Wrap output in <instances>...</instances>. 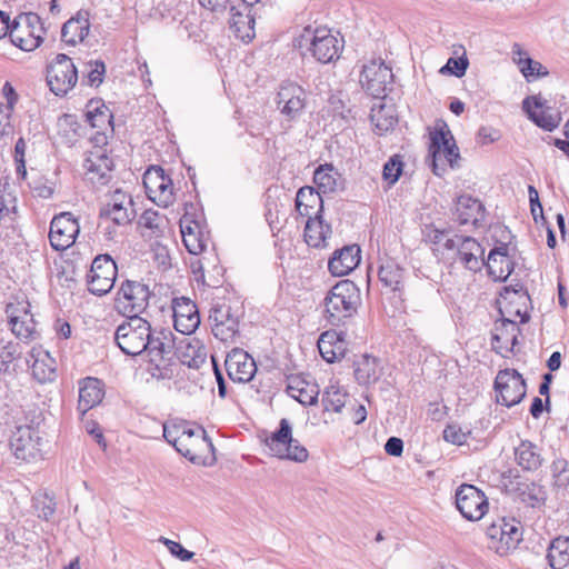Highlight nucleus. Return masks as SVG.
<instances>
[{
  "label": "nucleus",
  "mask_w": 569,
  "mask_h": 569,
  "mask_svg": "<svg viewBox=\"0 0 569 569\" xmlns=\"http://www.w3.org/2000/svg\"><path fill=\"white\" fill-rule=\"evenodd\" d=\"M176 339L169 329H152L144 349L151 368V375L158 379H170L173 376L176 361Z\"/></svg>",
  "instance_id": "f257e3e1"
},
{
  "label": "nucleus",
  "mask_w": 569,
  "mask_h": 569,
  "mask_svg": "<svg viewBox=\"0 0 569 569\" xmlns=\"http://www.w3.org/2000/svg\"><path fill=\"white\" fill-rule=\"evenodd\" d=\"M360 302L359 289L350 280L335 284L325 298L326 319L332 326H339L351 318Z\"/></svg>",
  "instance_id": "f03ea898"
},
{
  "label": "nucleus",
  "mask_w": 569,
  "mask_h": 569,
  "mask_svg": "<svg viewBox=\"0 0 569 569\" xmlns=\"http://www.w3.org/2000/svg\"><path fill=\"white\" fill-rule=\"evenodd\" d=\"M150 332L151 325L149 321L137 315L128 316L116 329L114 341L123 353L138 356L148 347Z\"/></svg>",
  "instance_id": "7ed1b4c3"
},
{
  "label": "nucleus",
  "mask_w": 569,
  "mask_h": 569,
  "mask_svg": "<svg viewBox=\"0 0 569 569\" xmlns=\"http://www.w3.org/2000/svg\"><path fill=\"white\" fill-rule=\"evenodd\" d=\"M264 442L270 453L280 459L305 462L309 457L308 450L292 438V428L286 418L280 420L278 430L266 438Z\"/></svg>",
  "instance_id": "20e7f679"
},
{
  "label": "nucleus",
  "mask_w": 569,
  "mask_h": 569,
  "mask_svg": "<svg viewBox=\"0 0 569 569\" xmlns=\"http://www.w3.org/2000/svg\"><path fill=\"white\" fill-rule=\"evenodd\" d=\"M44 28L39 14L20 13L12 22L9 37L11 42L23 51H33L43 40Z\"/></svg>",
  "instance_id": "39448f33"
},
{
  "label": "nucleus",
  "mask_w": 569,
  "mask_h": 569,
  "mask_svg": "<svg viewBox=\"0 0 569 569\" xmlns=\"http://www.w3.org/2000/svg\"><path fill=\"white\" fill-rule=\"evenodd\" d=\"M520 523L515 519H498L487 527L488 548L500 556L517 548L522 539Z\"/></svg>",
  "instance_id": "423d86ee"
},
{
  "label": "nucleus",
  "mask_w": 569,
  "mask_h": 569,
  "mask_svg": "<svg viewBox=\"0 0 569 569\" xmlns=\"http://www.w3.org/2000/svg\"><path fill=\"white\" fill-rule=\"evenodd\" d=\"M302 40L310 42V51L317 61L330 63L339 59L343 49V39H338L327 28H306Z\"/></svg>",
  "instance_id": "0eeeda50"
},
{
  "label": "nucleus",
  "mask_w": 569,
  "mask_h": 569,
  "mask_svg": "<svg viewBox=\"0 0 569 569\" xmlns=\"http://www.w3.org/2000/svg\"><path fill=\"white\" fill-rule=\"evenodd\" d=\"M44 440L31 426H18L10 437V448L17 459L32 461L42 458Z\"/></svg>",
  "instance_id": "6e6552de"
},
{
  "label": "nucleus",
  "mask_w": 569,
  "mask_h": 569,
  "mask_svg": "<svg viewBox=\"0 0 569 569\" xmlns=\"http://www.w3.org/2000/svg\"><path fill=\"white\" fill-rule=\"evenodd\" d=\"M78 71L71 58L59 53L47 69V83L56 96L67 94L77 83Z\"/></svg>",
  "instance_id": "1a4fd4ad"
},
{
  "label": "nucleus",
  "mask_w": 569,
  "mask_h": 569,
  "mask_svg": "<svg viewBox=\"0 0 569 569\" xmlns=\"http://www.w3.org/2000/svg\"><path fill=\"white\" fill-rule=\"evenodd\" d=\"M6 313L9 319L12 333L24 342H30L38 338L36 320L30 311L28 300H14L7 305Z\"/></svg>",
  "instance_id": "9d476101"
},
{
  "label": "nucleus",
  "mask_w": 569,
  "mask_h": 569,
  "mask_svg": "<svg viewBox=\"0 0 569 569\" xmlns=\"http://www.w3.org/2000/svg\"><path fill=\"white\" fill-rule=\"evenodd\" d=\"M176 450L193 463H206L207 455L213 456L214 446L202 427L188 426Z\"/></svg>",
  "instance_id": "9b49d317"
},
{
  "label": "nucleus",
  "mask_w": 569,
  "mask_h": 569,
  "mask_svg": "<svg viewBox=\"0 0 569 569\" xmlns=\"http://www.w3.org/2000/svg\"><path fill=\"white\" fill-rule=\"evenodd\" d=\"M496 400L508 408L518 405L526 396L527 386L515 369L500 370L495 380Z\"/></svg>",
  "instance_id": "f8f14e48"
},
{
  "label": "nucleus",
  "mask_w": 569,
  "mask_h": 569,
  "mask_svg": "<svg viewBox=\"0 0 569 569\" xmlns=\"http://www.w3.org/2000/svg\"><path fill=\"white\" fill-rule=\"evenodd\" d=\"M117 278V264L109 254L97 256L87 276L88 290L96 296H103L113 288Z\"/></svg>",
  "instance_id": "ddd939ff"
},
{
  "label": "nucleus",
  "mask_w": 569,
  "mask_h": 569,
  "mask_svg": "<svg viewBox=\"0 0 569 569\" xmlns=\"http://www.w3.org/2000/svg\"><path fill=\"white\" fill-rule=\"evenodd\" d=\"M393 73L382 60H372L363 66L360 74L362 88L373 98L383 99L392 84Z\"/></svg>",
  "instance_id": "4468645a"
},
{
  "label": "nucleus",
  "mask_w": 569,
  "mask_h": 569,
  "mask_svg": "<svg viewBox=\"0 0 569 569\" xmlns=\"http://www.w3.org/2000/svg\"><path fill=\"white\" fill-rule=\"evenodd\" d=\"M143 186L150 200L167 208L174 201L172 180L161 167H152L143 174Z\"/></svg>",
  "instance_id": "2eb2a0df"
},
{
  "label": "nucleus",
  "mask_w": 569,
  "mask_h": 569,
  "mask_svg": "<svg viewBox=\"0 0 569 569\" xmlns=\"http://www.w3.org/2000/svg\"><path fill=\"white\" fill-rule=\"evenodd\" d=\"M456 506L463 518L480 520L488 511V501L481 490L473 485H461L456 491Z\"/></svg>",
  "instance_id": "dca6fc26"
},
{
  "label": "nucleus",
  "mask_w": 569,
  "mask_h": 569,
  "mask_svg": "<svg viewBox=\"0 0 569 569\" xmlns=\"http://www.w3.org/2000/svg\"><path fill=\"white\" fill-rule=\"evenodd\" d=\"M80 231L79 223L71 212H61L50 223L49 240L52 248L62 251L70 248Z\"/></svg>",
  "instance_id": "f3484780"
},
{
  "label": "nucleus",
  "mask_w": 569,
  "mask_h": 569,
  "mask_svg": "<svg viewBox=\"0 0 569 569\" xmlns=\"http://www.w3.org/2000/svg\"><path fill=\"white\" fill-rule=\"evenodd\" d=\"M505 488L507 493L513 497V499L531 508L540 507L547 500V491L543 486L520 476L509 478L505 483Z\"/></svg>",
  "instance_id": "a211bd4d"
},
{
  "label": "nucleus",
  "mask_w": 569,
  "mask_h": 569,
  "mask_svg": "<svg viewBox=\"0 0 569 569\" xmlns=\"http://www.w3.org/2000/svg\"><path fill=\"white\" fill-rule=\"evenodd\" d=\"M118 296V303L121 306L123 313L139 316L148 307L150 290L144 283L126 280L122 282Z\"/></svg>",
  "instance_id": "6ab92c4d"
},
{
  "label": "nucleus",
  "mask_w": 569,
  "mask_h": 569,
  "mask_svg": "<svg viewBox=\"0 0 569 569\" xmlns=\"http://www.w3.org/2000/svg\"><path fill=\"white\" fill-rule=\"evenodd\" d=\"M83 168L87 179L96 186H106L111 179L113 161L108 157L107 151L101 148H93L88 152Z\"/></svg>",
  "instance_id": "aec40b11"
},
{
  "label": "nucleus",
  "mask_w": 569,
  "mask_h": 569,
  "mask_svg": "<svg viewBox=\"0 0 569 569\" xmlns=\"http://www.w3.org/2000/svg\"><path fill=\"white\" fill-rule=\"evenodd\" d=\"M209 320L213 336L221 341L231 340L238 333V318L231 312V307L224 302L212 306Z\"/></svg>",
  "instance_id": "412c9836"
},
{
  "label": "nucleus",
  "mask_w": 569,
  "mask_h": 569,
  "mask_svg": "<svg viewBox=\"0 0 569 569\" xmlns=\"http://www.w3.org/2000/svg\"><path fill=\"white\" fill-rule=\"evenodd\" d=\"M226 370L234 382H249L257 372L254 359L244 350L234 348L226 358Z\"/></svg>",
  "instance_id": "4be33fe9"
},
{
  "label": "nucleus",
  "mask_w": 569,
  "mask_h": 569,
  "mask_svg": "<svg viewBox=\"0 0 569 569\" xmlns=\"http://www.w3.org/2000/svg\"><path fill=\"white\" fill-rule=\"evenodd\" d=\"M172 310L173 326L177 331L188 336L196 331L200 325V317L193 301L186 297L176 298Z\"/></svg>",
  "instance_id": "5701e85b"
},
{
  "label": "nucleus",
  "mask_w": 569,
  "mask_h": 569,
  "mask_svg": "<svg viewBox=\"0 0 569 569\" xmlns=\"http://www.w3.org/2000/svg\"><path fill=\"white\" fill-rule=\"evenodd\" d=\"M28 362H31V375L37 382L44 385L56 380V359L52 358L49 351L44 350L42 347H33L31 349Z\"/></svg>",
  "instance_id": "b1692460"
},
{
  "label": "nucleus",
  "mask_w": 569,
  "mask_h": 569,
  "mask_svg": "<svg viewBox=\"0 0 569 569\" xmlns=\"http://www.w3.org/2000/svg\"><path fill=\"white\" fill-rule=\"evenodd\" d=\"M207 357L206 347L196 338H183L176 347V359L192 369L201 368Z\"/></svg>",
  "instance_id": "393cba45"
},
{
  "label": "nucleus",
  "mask_w": 569,
  "mask_h": 569,
  "mask_svg": "<svg viewBox=\"0 0 569 569\" xmlns=\"http://www.w3.org/2000/svg\"><path fill=\"white\" fill-rule=\"evenodd\" d=\"M455 216L460 224L472 223L480 227L485 220V207L480 200L462 194L457 199Z\"/></svg>",
  "instance_id": "a878e982"
},
{
  "label": "nucleus",
  "mask_w": 569,
  "mask_h": 569,
  "mask_svg": "<svg viewBox=\"0 0 569 569\" xmlns=\"http://www.w3.org/2000/svg\"><path fill=\"white\" fill-rule=\"evenodd\" d=\"M360 249L357 246H346L336 250L329 259L328 269L335 277H343L351 272L360 262Z\"/></svg>",
  "instance_id": "bb28decb"
},
{
  "label": "nucleus",
  "mask_w": 569,
  "mask_h": 569,
  "mask_svg": "<svg viewBox=\"0 0 569 569\" xmlns=\"http://www.w3.org/2000/svg\"><path fill=\"white\" fill-rule=\"evenodd\" d=\"M252 7L247 10L241 7L231 6V24L234 36L243 42H250L254 38V17L252 14Z\"/></svg>",
  "instance_id": "cd10ccee"
},
{
  "label": "nucleus",
  "mask_w": 569,
  "mask_h": 569,
  "mask_svg": "<svg viewBox=\"0 0 569 569\" xmlns=\"http://www.w3.org/2000/svg\"><path fill=\"white\" fill-rule=\"evenodd\" d=\"M90 23L88 11H79L76 17L69 19L61 29V40L71 46L84 40L89 34Z\"/></svg>",
  "instance_id": "c85d7f7f"
},
{
  "label": "nucleus",
  "mask_w": 569,
  "mask_h": 569,
  "mask_svg": "<svg viewBox=\"0 0 569 569\" xmlns=\"http://www.w3.org/2000/svg\"><path fill=\"white\" fill-rule=\"evenodd\" d=\"M523 109L529 114V118L540 128L552 131L559 124V116L547 113L543 109L541 97H528L522 102Z\"/></svg>",
  "instance_id": "c756f323"
},
{
  "label": "nucleus",
  "mask_w": 569,
  "mask_h": 569,
  "mask_svg": "<svg viewBox=\"0 0 569 569\" xmlns=\"http://www.w3.org/2000/svg\"><path fill=\"white\" fill-rule=\"evenodd\" d=\"M102 383L97 378H86L79 388L78 411L84 415L103 399Z\"/></svg>",
  "instance_id": "7c9ffc66"
},
{
  "label": "nucleus",
  "mask_w": 569,
  "mask_h": 569,
  "mask_svg": "<svg viewBox=\"0 0 569 569\" xmlns=\"http://www.w3.org/2000/svg\"><path fill=\"white\" fill-rule=\"evenodd\" d=\"M506 244L493 248L488 256L485 266L489 274L496 280L505 281L512 271V262L508 257Z\"/></svg>",
  "instance_id": "2f4dec72"
},
{
  "label": "nucleus",
  "mask_w": 569,
  "mask_h": 569,
  "mask_svg": "<svg viewBox=\"0 0 569 569\" xmlns=\"http://www.w3.org/2000/svg\"><path fill=\"white\" fill-rule=\"evenodd\" d=\"M511 53L513 62L517 64L520 72L528 81L548 74L547 68L542 66L539 61H536L532 58H530L528 52L525 51L520 44L515 43Z\"/></svg>",
  "instance_id": "473e14b6"
},
{
  "label": "nucleus",
  "mask_w": 569,
  "mask_h": 569,
  "mask_svg": "<svg viewBox=\"0 0 569 569\" xmlns=\"http://www.w3.org/2000/svg\"><path fill=\"white\" fill-rule=\"evenodd\" d=\"M100 226L112 222L116 226H127L136 217L133 204H124L118 202H107L100 209Z\"/></svg>",
  "instance_id": "72a5a7b5"
},
{
  "label": "nucleus",
  "mask_w": 569,
  "mask_h": 569,
  "mask_svg": "<svg viewBox=\"0 0 569 569\" xmlns=\"http://www.w3.org/2000/svg\"><path fill=\"white\" fill-rule=\"evenodd\" d=\"M517 463L527 471H535L542 466L543 458L537 445L529 440H521L515 448Z\"/></svg>",
  "instance_id": "f704fd0d"
},
{
  "label": "nucleus",
  "mask_w": 569,
  "mask_h": 569,
  "mask_svg": "<svg viewBox=\"0 0 569 569\" xmlns=\"http://www.w3.org/2000/svg\"><path fill=\"white\" fill-rule=\"evenodd\" d=\"M296 209L300 216L311 218L322 210L321 193L312 187H302L296 194Z\"/></svg>",
  "instance_id": "c9c22d12"
},
{
  "label": "nucleus",
  "mask_w": 569,
  "mask_h": 569,
  "mask_svg": "<svg viewBox=\"0 0 569 569\" xmlns=\"http://www.w3.org/2000/svg\"><path fill=\"white\" fill-rule=\"evenodd\" d=\"M379 280L393 292L401 293L405 289V270L393 260H386L379 267Z\"/></svg>",
  "instance_id": "e433bc0d"
},
{
  "label": "nucleus",
  "mask_w": 569,
  "mask_h": 569,
  "mask_svg": "<svg viewBox=\"0 0 569 569\" xmlns=\"http://www.w3.org/2000/svg\"><path fill=\"white\" fill-rule=\"evenodd\" d=\"M318 349L321 357L332 363L345 355V341L336 331H325L318 339Z\"/></svg>",
  "instance_id": "4c0bfd02"
},
{
  "label": "nucleus",
  "mask_w": 569,
  "mask_h": 569,
  "mask_svg": "<svg viewBox=\"0 0 569 569\" xmlns=\"http://www.w3.org/2000/svg\"><path fill=\"white\" fill-rule=\"evenodd\" d=\"M547 560L551 569H569V538L559 536L551 540Z\"/></svg>",
  "instance_id": "58836bf2"
},
{
  "label": "nucleus",
  "mask_w": 569,
  "mask_h": 569,
  "mask_svg": "<svg viewBox=\"0 0 569 569\" xmlns=\"http://www.w3.org/2000/svg\"><path fill=\"white\" fill-rule=\"evenodd\" d=\"M520 329L516 321L503 319L500 325H497L493 332L495 342L503 340V345H493V349L498 353L509 351L517 343V336Z\"/></svg>",
  "instance_id": "ea45409f"
},
{
  "label": "nucleus",
  "mask_w": 569,
  "mask_h": 569,
  "mask_svg": "<svg viewBox=\"0 0 569 569\" xmlns=\"http://www.w3.org/2000/svg\"><path fill=\"white\" fill-rule=\"evenodd\" d=\"M313 181L320 193H331L342 187L341 176L332 164L320 166L315 170Z\"/></svg>",
  "instance_id": "a19ab883"
},
{
  "label": "nucleus",
  "mask_w": 569,
  "mask_h": 569,
  "mask_svg": "<svg viewBox=\"0 0 569 569\" xmlns=\"http://www.w3.org/2000/svg\"><path fill=\"white\" fill-rule=\"evenodd\" d=\"M430 140L433 172L439 174L437 161L441 159V149L455 147L456 140L445 122L439 128H436L431 133Z\"/></svg>",
  "instance_id": "79ce46f5"
},
{
  "label": "nucleus",
  "mask_w": 569,
  "mask_h": 569,
  "mask_svg": "<svg viewBox=\"0 0 569 569\" xmlns=\"http://www.w3.org/2000/svg\"><path fill=\"white\" fill-rule=\"evenodd\" d=\"M380 376L381 368L377 358L365 355L356 362L355 377L360 385L375 383Z\"/></svg>",
  "instance_id": "37998d69"
},
{
  "label": "nucleus",
  "mask_w": 569,
  "mask_h": 569,
  "mask_svg": "<svg viewBox=\"0 0 569 569\" xmlns=\"http://www.w3.org/2000/svg\"><path fill=\"white\" fill-rule=\"evenodd\" d=\"M288 395L303 406H311L317 402L319 389L317 385H312L301 379H293L287 387Z\"/></svg>",
  "instance_id": "c03bdc74"
},
{
  "label": "nucleus",
  "mask_w": 569,
  "mask_h": 569,
  "mask_svg": "<svg viewBox=\"0 0 569 569\" xmlns=\"http://www.w3.org/2000/svg\"><path fill=\"white\" fill-rule=\"evenodd\" d=\"M331 233V227L320 219L319 216L308 218L305 227V240L309 247L320 248L325 246L326 239Z\"/></svg>",
  "instance_id": "a18cd8bd"
},
{
  "label": "nucleus",
  "mask_w": 569,
  "mask_h": 569,
  "mask_svg": "<svg viewBox=\"0 0 569 569\" xmlns=\"http://www.w3.org/2000/svg\"><path fill=\"white\" fill-rule=\"evenodd\" d=\"M370 119L381 134L392 129L398 122L393 106L382 102L373 104Z\"/></svg>",
  "instance_id": "49530a36"
},
{
  "label": "nucleus",
  "mask_w": 569,
  "mask_h": 569,
  "mask_svg": "<svg viewBox=\"0 0 569 569\" xmlns=\"http://www.w3.org/2000/svg\"><path fill=\"white\" fill-rule=\"evenodd\" d=\"M86 118L92 128L102 130L111 126L113 116L104 103L90 101L87 106Z\"/></svg>",
  "instance_id": "de8ad7c7"
},
{
  "label": "nucleus",
  "mask_w": 569,
  "mask_h": 569,
  "mask_svg": "<svg viewBox=\"0 0 569 569\" xmlns=\"http://www.w3.org/2000/svg\"><path fill=\"white\" fill-rule=\"evenodd\" d=\"M348 395L337 385H330L322 395V406L326 411L340 412L346 406Z\"/></svg>",
  "instance_id": "09e8293b"
},
{
  "label": "nucleus",
  "mask_w": 569,
  "mask_h": 569,
  "mask_svg": "<svg viewBox=\"0 0 569 569\" xmlns=\"http://www.w3.org/2000/svg\"><path fill=\"white\" fill-rule=\"evenodd\" d=\"M20 345L12 341L0 339V372H7L10 365L20 357Z\"/></svg>",
  "instance_id": "8fccbe9b"
},
{
  "label": "nucleus",
  "mask_w": 569,
  "mask_h": 569,
  "mask_svg": "<svg viewBox=\"0 0 569 569\" xmlns=\"http://www.w3.org/2000/svg\"><path fill=\"white\" fill-rule=\"evenodd\" d=\"M445 248L448 250H457L458 256L470 251L482 249V246L471 237L455 236L452 239H447Z\"/></svg>",
  "instance_id": "3c124183"
},
{
  "label": "nucleus",
  "mask_w": 569,
  "mask_h": 569,
  "mask_svg": "<svg viewBox=\"0 0 569 569\" xmlns=\"http://www.w3.org/2000/svg\"><path fill=\"white\" fill-rule=\"evenodd\" d=\"M33 507L38 517L48 521L54 515L56 501L48 493H39L33 497Z\"/></svg>",
  "instance_id": "603ef678"
},
{
  "label": "nucleus",
  "mask_w": 569,
  "mask_h": 569,
  "mask_svg": "<svg viewBox=\"0 0 569 569\" xmlns=\"http://www.w3.org/2000/svg\"><path fill=\"white\" fill-rule=\"evenodd\" d=\"M403 163L400 156L395 154L385 163L382 178L388 186H393L402 173Z\"/></svg>",
  "instance_id": "864d4df0"
},
{
  "label": "nucleus",
  "mask_w": 569,
  "mask_h": 569,
  "mask_svg": "<svg viewBox=\"0 0 569 569\" xmlns=\"http://www.w3.org/2000/svg\"><path fill=\"white\" fill-rule=\"evenodd\" d=\"M555 485L559 488H567L569 486V467L568 461L565 459H557L551 466Z\"/></svg>",
  "instance_id": "5fc2aeb1"
},
{
  "label": "nucleus",
  "mask_w": 569,
  "mask_h": 569,
  "mask_svg": "<svg viewBox=\"0 0 569 569\" xmlns=\"http://www.w3.org/2000/svg\"><path fill=\"white\" fill-rule=\"evenodd\" d=\"M485 249H478L477 251H470L459 257V260L470 271H479L485 266Z\"/></svg>",
  "instance_id": "6e6d98bb"
},
{
  "label": "nucleus",
  "mask_w": 569,
  "mask_h": 569,
  "mask_svg": "<svg viewBox=\"0 0 569 569\" xmlns=\"http://www.w3.org/2000/svg\"><path fill=\"white\" fill-rule=\"evenodd\" d=\"M187 427H188V423H186V422L172 423V425L164 423L163 425V438L177 449L178 441H180L182 438V435L186 433Z\"/></svg>",
  "instance_id": "4d7b16f0"
},
{
  "label": "nucleus",
  "mask_w": 569,
  "mask_h": 569,
  "mask_svg": "<svg viewBox=\"0 0 569 569\" xmlns=\"http://www.w3.org/2000/svg\"><path fill=\"white\" fill-rule=\"evenodd\" d=\"M469 66L466 57L449 58L447 63L440 69L441 73H450L456 77H462Z\"/></svg>",
  "instance_id": "13d9d810"
},
{
  "label": "nucleus",
  "mask_w": 569,
  "mask_h": 569,
  "mask_svg": "<svg viewBox=\"0 0 569 569\" xmlns=\"http://www.w3.org/2000/svg\"><path fill=\"white\" fill-rule=\"evenodd\" d=\"M158 541L161 542L162 545H164L167 547V549L169 550V552L173 557L180 559L181 561H189L194 556V553L192 551L184 549L179 542L170 540L166 537H160L158 539Z\"/></svg>",
  "instance_id": "bf43d9fd"
},
{
  "label": "nucleus",
  "mask_w": 569,
  "mask_h": 569,
  "mask_svg": "<svg viewBox=\"0 0 569 569\" xmlns=\"http://www.w3.org/2000/svg\"><path fill=\"white\" fill-rule=\"evenodd\" d=\"M470 431H463L458 425H448L443 430V439L450 443L461 446L463 445Z\"/></svg>",
  "instance_id": "052dcab7"
},
{
  "label": "nucleus",
  "mask_w": 569,
  "mask_h": 569,
  "mask_svg": "<svg viewBox=\"0 0 569 569\" xmlns=\"http://www.w3.org/2000/svg\"><path fill=\"white\" fill-rule=\"evenodd\" d=\"M295 94H305V91L300 86L295 83L282 84L277 96L278 107L281 109V107L288 103Z\"/></svg>",
  "instance_id": "680f3d73"
},
{
  "label": "nucleus",
  "mask_w": 569,
  "mask_h": 569,
  "mask_svg": "<svg viewBox=\"0 0 569 569\" xmlns=\"http://www.w3.org/2000/svg\"><path fill=\"white\" fill-rule=\"evenodd\" d=\"M305 108V94H295L291 100L281 107V113L290 119L297 118Z\"/></svg>",
  "instance_id": "e2e57ef3"
},
{
  "label": "nucleus",
  "mask_w": 569,
  "mask_h": 569,
  "mask_svg": "<svg viewBox=\"0 0 569 569\" xmlns=\"http://www.w3.org/2000/svg\"><path fill=\"white\" fill-rule=\"evenodd\" d=\"M182 241H183V244L187 248V250L191 254H196V256L201 253L207 247L206 240L203 239V234L201 233V231H199L197 233H191L188 237L184 236Z\"/></svg>",
  "instance_id": "0e129e2a"
},
{
  "label": "nucleus",
  "mask_w": 569,
  "mask_h": 569,
  "mask_svg": "<svg viewBox=\"0 0 569 569\" xmlns=\"http://www.w3.org/2000/svg\"><path fill=\"white\" fill-rule=\"evenodd\" d=\"M139 223L152 231H159L162 223V217L153 210H146L141 217Z\"/></svg>",
  "instance_id": "69168bd1"
},
{
  "label": "nucleus",
  "mask_w": 569,
  "mask_h": 569,
  "mask_svg": "<svg viewBox=\"0 0 569 569\" xmlns=\"http://www.w3.org/2000/svg\"><path fill=\"white\" fill-rule=\"evenodd\" d=\"M13 109H10V106H3V102H0V137L8 136L12 132L11 126V113Z\"/></svg>",
  "instance_id": "338daca9"
},
{
  "label": "nucleus",
  "mask_w": 569,
  "mask_h": 569,
  "mask_svg": "<svg viewBox=\"0 0 569 569\" xmlns=\"http://www.w3.org/2000/svg\"><path fill=\"white\" fill-rule=\"evenodd\" d=\"M106 72V66L102 61H94L91 64V70L88 73V83L90 86L98 87L103 81V74Z\"/></svg>",
  "instance_id": "774afa93"
}]
</instances>
